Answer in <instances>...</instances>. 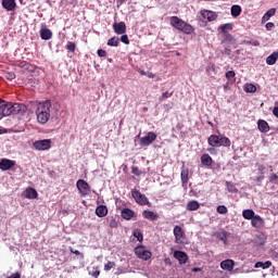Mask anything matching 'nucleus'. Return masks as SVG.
Wrapping results in <instances>:
<instances>
[{"mask_svg":"<svg viewBox=\"0 0 278 278\" xmlns=\"http://www.w3.org/2000/svg\"><path fill=\"white\" fill-rule=\"evenodd\" d=\"M142 216L147 220H152V222L157 220V218H160V215H157V213H155L153 211H149V210H144L142 212Z\"/></svg>","mask_w":278,"mask_h":278,"instance_id":"nucleus-16","label":"nucleus"},{"mask_svg":"<svg viewBox=\"0 0 278 278\" xmlns=\"http://www.w3.org/2000/svg\"><path fill=\"white\" fill-rule=\"evenodd\" d=\"M222 53H223L224 55H231V49L225 48V49L222 51Z\"/></svg>","mask_w":278,"mask_h":278,"instance_id":"nucleus-53","label":"nucleus"},{"mask_svg":"<svg viewBox=\"0 0 278 278\" xmlns=\"http://www.w3.org/2000/svg\"><path fill=\"white\" fill-rule=\"evenodd\" d=\"M26 199H37L38 198V191L34 188H28L25 191Z\"/></svg>","mask_w":278,"mask_h":278,"instance_id":"nucleus-28","label":"nucleus"},{"mask_svg":"<svg viewBox=\"0 0 278 278\" xmlns=\"http://www.w3.org/2000/svg\"><path fill=\"white\" fill-rule=\"evenodd\" d=\"M147 77L153 79L155 77V74H153V72H148Z\"/></svg>","mask_w":278,"mask_h":278,"instance_id":"nucleus-56","label":"nucleus"},{"mask_svg":"<svg viewBox=\"0 0 278 278\" xmlns=\"http://www.w3.org/2000/svg\"><path fill=\"white\" fill-rule=\"evenodd\" d=\"M201 164L202 166H212V164H214V160L212 159V156H210V154H202L201 156Z\"/></svg>","mask_w":278,"mask_h":278,"instance_id":"nucleus-22","label":"nucleus"},{"mask_svg":"<svg viewBox=\"0 0 278 278\" xmlns=\"http://www.w3.org/2000/svg\"><path fill=\"white\" fill-rule=\"evenodd\" d=\"M244 90H245V92H256L257 87H255V85H253V84H248V85H245Z\"/></svg>","mask_w":278,"mask_h":278,"instance_id":"nucleus-38","label":"nucleus"},{"mask_svg":"<svg viewBox=\"0 0 278 278\" xmlns=\"http://www.w3.org/2000/svg\"><path fill=\"white\" fill-rule=\"evenodd\" d=\"M270 266H273V263L270 261H266L265 263H263V269L270 268Z\"/></svg>","mask_w":278,"mask_h":278,"instance_id":"nucleus-51","label":"nucleus"},{"mask_svg":"<svg viewBox=\"0 0 278 278\" xmlns=\"http://www.w3.org/2000/svg\"><path fill=\"white\" fill-rule=\"evenodd\" d=\"M276 134H278V128L276 129Z\"/></svg>","mask_w":278,"mask_h":278,"instance_id":"nucleus-62","label":"nucleus"},{"mask_svg":"<svg viewBox=\"0 0 278 278\" xmlns=\"http://www.w3.org/2000/svg\"><path fill=\"white\" fill-rule=\"evenodd\" d=\"M76 188L83 197H88V194H90V185L84 179L77 180Z\"/></svg>","mask_w":278,"mask_h":278,"instance_id":"nucleus-8","label":"nucleus"},{"mask_svg":"<svg viewBox=\"0 0 278 278\" xmlns=\"http://www.w3.org/2000/svg\"><path fill=\"white\" fill-rule=\"evenodd\" d=\"M231 12V16H233V18H238V16H240L242 14V7L238 5V4H233L230 9Z\"/></svg>","mask_w":278,"mask_h":278,"instance_id":"nucleus-24","label":"nucleus"},{"mask_svg":"<svg viewBox=\"0 0 278 278\" xmlns=\"http://www.w3.org/2000/svg\"><path fill=\"white\" fill-rule=\"evenodd\" d=\"M65 49L71 53H75V50L77 49V45H75V42L73 41H68L67 45L65 46Z\"/></svg>","mask_w":278,"mask_h":278,"instance_id":"nucleus-33","label":"nucleus"},{"mask_svg":"<svg viewBox=\"0 0 278 278\" xmlns=\"http://www.w3.org/2000/svg\"><path fill=\"white\" fill-rule=\"evenodd\" d=\"M3 103H7L5 100L0 99V105H3Z\"/></svg>","mask_w":278,"mask_h":278,"instance_id":"nucleus-59","label":"nucleus"},{"mask_svg":"<svg viewBox=\"0 0 278 278\" xmlns=\"http://www.w3.org/2000/svg\"><path fill=\"white\" fill-rule=\"evenodd\" d=\"M201 207V204L197 200H191L187 203L186 210L188 212H197Z\"/></svg>","mask_w":278,"mask_h":278,"instance_id":"nucleus-20","label":"nucleus"},{"mask_svg":"<svg viewBox=\"0 0 278 278\" xmlns=\"http://www.w3.org/2000/svg\"><path fill=\"white\" fill-rule=\"evenodd\" d=\"M36 116L39 125L49 123V118H51V100H46L37 105Z\"/></svg>","mask_w":278,"mask_h":278,"instance_id":"nucleus-1","label":"nucleus"},{"mask_svg":"<svg viewBox=\"0 0 278 278\" xmlns=\"http://www.w3.org/2000/svg\"><path fill=\"white\" fill-rule=\"evenodd\" d=\"M226 186H227L228 191L238 192V188H236V185H233V182L226 181Z\"/></svg>","mask_w":278,"mask_h":278,"instance_id":"nucleus-41","label":"nucleus"},{"mask_svg":"<svg viewBox=\"0 0 278 278\" xmlns=\"http://www.w3.org/2000/svg\"><path fill=\"white\" fill-rule=\"evenodd\" d=\"M257 128L261 134H268L270 131V126L268 125V122L264 119L257 121Z\"/></svg>","mask_w":278,"mask_h":278,"instance_id":"nucleus-14","label":"nucleus"},{"mask_svg":"<svg viewBox=\"0 0 278 278\" xmlns=\"http://www.w3.org/2000/svg\"><path fill=\"white\" fill-rule=\"evenodd\" d=\"M98 55L99 58H106L108 56V52L103 49H99L98 50Z\"/></svg>","mask_w":278,"mask_h":278,"instance_id":"nucleus-47","label":"nucleus"},{"mask_svg":"<svg viewBox=\"0 0 278 278\" xmlns=\"http://www.w3.org/2000/svg\"><path fill=\"white\" fill-rule=\"evenodd\" d=\"M121 45V39L118 37H112L108 40L109 47H118Z\"/></svg>","mask_w":278,"mask_h":278,"instance_id":"nucleus-30","label":"nucleus"},{"mask_svg":"<svg viewBox=\"0 0 278 278\" xmlns=\"http://www.w3.org/2000/svg\"><path fill=\"white\" fill-rule=\"evenodd\" d=\"M134 211H131L130 208L122 210V218H124V220H131V218H134Z\"/></svg>","mask_w":278,"mask_h":278,"instance_id":"nucleus-26","label":"nucleus"},{"mask_svg":"<svg viewBox=\"0 0 278 278\" xmlns=\"http://www.w3.org/2000/svg\"><path fill=\"white\" fill-rule=\"evenodd\" d=\"M206 73L207 75L212 76V75H216V67L214 66V64H208L206 66Z\"/></svg>","mask_w":278,"mask_h":278,"instance_id":"nucleus-37","label":"nucleus"},{"mask_svg":"<svg viewBox=\"0 0 278 278\" xmlns=\"http://www.w3.org/2000/svg\"><path fill=\"white\" fill-rule=\"evenodd\" d=\"M21 112H25L24 104L11 102H4L0 105V121L4 118V116H12V114H21Z\"/></svg>","mask_w":278,"mask_h":278,"instance_id":"nucleus-2","label":"nucleus"},{"mask_svg":"<svg viewBox=\"0 0 278 278\" xmlns=\"http://www.w3.org/2000/svg\"><path fill=\"white\" fill-rule=\"evenodd\" d=\"M277 60L278 52H273L270 55L266 58V64H268V66H274V64H277Z\"/></svg>","mask_w":278,"mask_h":278,"instance_id":"nucleus-25","label":"nucleus"},{"mask_svg":"<svg viewBox=\"0 0 278 278\" xmlns=\"http://www.w3.org/2000/svg\"><path fill=\"white\" fill-rule=\"evenodd\" d=\"M119 40L124 45H129V37L127 35H123Z\"/></svg>","mask_w":278,"mask_h":278,"instance_id":"nucleus-45","label":"nucleus"},{"mask_svg":"<svg viewBox=\"0 0 278 278\" xmlns=\"http://www.w3.org/2000/svg\"><path fill=\"white\" fill-rule=\"evenodd\" d=\"M170 25H172V27H175L179 31H182V34L190 35L194 31V27H192V25L184 22V20H181L177 16L170 17Z\"/></svg>","mask_w":278,"mask_h":278,"instance_id":"nucleus-4","label":"nucleus"},{"mask_svg":"<svg viewBox=\"0 0 278 278\" xmlns=\"http://www.w3.org/2000/svg\"><path fill=\"white\" fill-rule=\"evenodd\" d=\"M2 8L7 10V12L16 10V0H2Z\"/></svg>","mask_w":278,"mask_h":278,"instance_id":"nucleus-15","label":"nucleus"},{"mask_svg":"<svg viewBox=\"0 0 278 278\" xmlns=\"http://www.w3.org/2000/svg\"><path fill=\"white\" fill-rule=\"evenodd\" d=\"M16 162L9 160V159H2L0 161V170H10V168H13L15 166Z\"/></svg>","mask_w":278,"mask_h":278,"instance_id":"nucleus-11","label":"nucleus"},{"mask_svg":"<svg viewBox=\"0 0 278 278\" xmlns=\"http://www.w3.org/2000/svg\"><path fill=\"white\" fill-rule=\"evenodd\" d=\"M201 16H202V18H207L210 22L216 21V18H217L216 13H214L213 11H208V10H202Z\"/></svg>","mask_w":278,"mask_h":278,"instance_id":"nucleus-19","label":"nucleus"},{"mask_svg":"<svg viewBox=\"0 0 278 278\" xmlns=\"http://www.w3.org/2000/svg\"><path fill=\"white\" fill-rule=\"evenodd\" d=\"M5 79H8L9 81H13V79H16V74H14V72H9L4 74Z\"/></svg>","mask_w":278,"mask_h":278,"instance_id":"nucleus-42","label":"nucleus"},{"mask_svg":"<svg viewBox=\"0 0 278 278\" xmlns=\"http://www.w3.org/2000/svg\"><path fill=\"white\" fill-rule=\"evenodd\" d=\"M233 266H236L233 260H226L220 263V268L223 270H228V273H231V270H233Z\"/></svg>","mask_w":278,"mask_h":278,"instance_id":"nucleus-17","label":"nucleus"},{"mask_svg":"<svg viewBox=\"0 0 278 278\" xmlns=\"http://www.w3.org/2000/svg\"><path fill=\"white\" fill-rule=\"evenodd\" d=\"M228 212H229V210L227 208V206H225V205L217 206L218 214H227Z\"/></svg>","mask_w":278,"mask_h":278,"instance_id":"nucleus-44","label":"nucleus"},{"mask_svg":"<svg viewBox=\"0 0 278 278\" xmlns=\"http://www.w3.org/2000/svg\"><path fill=\"white\" fill-rule=\"evenodd\" d=\"M269 184H275V186H278V175L271 174L269 177Z\"/></svg>","mask_w":278,"mask_h":278,"instance_id":"nucleus-43","label":"nucleus"},{"mask_svg":"<svg viewBox=\"0 0 278 278\" xmlns=\"http://www.w3.org/2000/svg\"><path fill=\"white\" fill-rule=\"evenodd\" d=\"M41 40H51L53 33L49 28L42 27L39 31Z\"/></svg>","mask_w":278,"mask_h":278,"instance_id":"nucleus-18","label":"nucleus"},{"mask_svg":"<svg viewBox=\"0 0 278 278\" xmlns=\"http://www.w3.org/2000/svg\"><path fill=\"white\" fill-rule=\"evenodd\" d=\"M96 215H97L99 218H104V216H108V206H105V205H99V206H97V208H96Z\"/></svg>","mask_w":278,"mask_h":278,"instance_id":"nucleus-23","label":"nucleus"},{"mask_svg":"<svg viewBox=\"0 0 278 278\" xmlns=\"http://www.w3.org/2000/svg\"><path fill=\"white\" fill-rule=\"evenodd\" d=\"M199 270H201V268H193V273H199Z\"/></svg>","mask_w":278,"mask_h":278,"instance_id":"nucleus-61","label":"nucleus"},{"mask_svg":"<svg viewBox=\"0 0 278 278\" xmlns=\"http://www.w3.org/2000/svg\"><path fill=\"white\" fill-rule=\"evenodd\" d=\"M132 236L137 238L138 242H142V240H144V236L140 232L139 229H135Z\"/></svg>","mask_w":278,"mask_h":278,"instance_id":"nucleus-34","label":"nucleus"},{"mask_svg":"<svg viewBox=\"0 0 278 278\" xmlns=\"http://www.w3.org/2000/svg\"><path fill=\"white\" fill-rule=\"evenodd\" d=\"M20 66H21L22 68H25V66H27V62H25V61L21 62V63H20Z\"/></svg>","mask_w":278,"mask_h":278,"instance_id":"nucleus-57","label":"nucleus"},{"mask_svg":"<svg viewBox=\"0 0 278 278\" xmlns=\"http://www.w3.org/2000/svg\"><path fill=\"white\" fill-rule=\"evenodd\" d=\"M254 268H264V262H256Z\"/></svg>","mask_w":278,"mask_h":278,"instance_id":"nucleus-54","label":"nucleus"},{"mask_svg":"<svg viewBox=\"0 0 278 278\" xmlns=\"http://www.w3.org/2000/svg\"><path fill=\"white\" fill-rule=\"evenodd\" d=\"M233 77H236V72H233V71H228V72L226 73V78H227V79H233Z\"/></svg>","mask_w":278,"mask_h":278,"instance_id":"nucleus-46","label":"nucleus"},{"mask_svg":"<svg viewBox=\"0 0 278 278\" xmlns=\"http://www.w3.org/2000/svg\"><path fill=\"white\" fill-rule=\"evenodd\" d=\"M257 170H258V175H261L257 180L262 181L264 179V172L266 170V166H264V164H257Z\"/></svg>","mask_w":278,"mask_h":278,"instance_id":"nucleus-31","label":"nucleus"},{"mask_svg":"<svg viewBox=\"0 0 278 278\" xmlns=\"http://www.w3.org/2000/svg\"><path fill=\"white\" fill-rule=\"evenodd\" d=\"M251 225L252 227H255L256 229H260L264 225V219L260 215H255L251 219Z\"/></svg>","mask_w":278,"mask_h":278,"instance_id":"nucleus-21","label":"nucleus"},{"mask_svg":"<svg viewBox=\"0 0 278 278\" xmlns=\"http://www.w3.org/2000/svg\"><path fill=\"white\" fill-rule=\"evenodd\" d=\"M277 10L269 9L262 17V23H267V21H270L271 16H275V13Z\"/></svg>","mask_w":278,"mask_h":278,"instance_id":"nucleus-27","label":"nucleus"},{"mask_svg":"<svg viewBox=\"0 0 278 278\" xmlns=\"http://www.w3.org/2000/svg\"><path fill=\"white\" fill-rule=\"evenodd\" d=\"M274 27H275V23H273V22H268V23L266 24V29H267V31H270Z\"/></svg>","mask_w":278,"mask_h":278,"instance_id":"nucleus-49","label":"nucleus"},{"mask_svg":"<svg viewBox=\"0 0 278 278\" xmlns=\"http://www.w3.org/2000/svg\"><path fill=\"white\" fill-rule=\"evenodd\" d=\"M140 74H141V75H144V76H147V75H148V73H147V72H144V71H141V72H140Z\"/></svg>","mask_w":278,"mask_h":278,"instance_id":"nucleus-60","label":"nucleus"},{"mask_svg":"<svg viewBox=\"0 0 278 278\" xmlns=\"http://www.w3.org/2000/svg\"><path fill=\"white\" fill-rule=\"evenodd\" d=\"M135 255H137L139 260H144V262H147L148 260H151L153 253H151V251L144 250V245H138L135 248Z\"/></svg>","mask_w":278,"mask_h":278,"instance_id":"nucleus-7","label":"nucleus"},{"mask_svg":"<svg viewBox=\"0 0 278 278\" xmlns=\"http://www.w3.org/2000/svg\"><path fill=\"white\" fill-rule=\"evenodd\" d=\"M207 142L211 147L207 149L208 153H212L218 147H226V148L231 147V140L223 135H220V136L211 135L207 138Z\"/></svg>","mask_w":278,"mask_h":278,"instance_id":"nucleus-3","label":"nucleus"},{"mask_svg":"<svg viewBox=\"0 0 278 278\" xmlns=\"http://www.w3.org/2000/svg\"><path fill=\"white\" fill-rule=\"evenodd\" d=\"M174 236L176 244H184L186 242V232L180 226L174 227Z\"/></svg>","mask_w":278,"mask_h":278,"instance_id":"nucleus-10","label":"nucleus"},{"mask_svg":"<svg viewBox=\"0 0 278 278\" xmlns=\"http://www.w3.org/2000/svg\"><path fill=\"white\" fill-rule=\"evenodd\" d=\"M90 275L94 278L99 277L101 275V271L99 269H96L90 273Z\"/></svg>","mask_w":278,"mask_h":278,"instance_id":"nucleus-52","label":"nucleus"},{"mask_svg":"<svg viewBox=\"0 0 278 278\" xmlns=\"http://www.w3.org/2000/svg\"><path fill=\"white\" fill-rule=\"evenodd\" d=\"M113 29L117 35H123L127 31V25H125V22L114 23Z\"/></svg>","mask_w":278,"mask_h":278,"instance_id":"nucleus-13","label":"nucleus"},{"mask_svg":"<svg viewBox=\"0 0 278 278\" xmlns=\"http://www.w3.org/2000/svg\"><path fill=\"white\" fill-rule=\"evenodd\" d=\"M71 253H74V255H81V257H84V254L79 252V250H71Z\"/></svg>","mask_w":278,"mask_h":278,"instance_id":"nucleus-55","label":"nucleus"},{"mask_svg":"<svg viewBox=\"0 0 278 278\" xmlns=\"http://www.w3.org/2000/svg\"><path fill=\"white\" fill-rule=\"evenodd\" d=\"M242 216L245 218V220H252L255 216V212L253 210H244L242 212Z\"/></svg>","mask_w":278,"mask_h":278,"instance_id":"nucleus-29","label":"nucleus"},{"mask_svg":"<svg viewBox=\"0 0 278 278\" xmlns=\"http://www.w3.org/2000/svg\"><path fill=\"white\" fill-rule=\"evenodd\" d=\"M35 151H49L51 149V139H41L33 142Z\"/></svg>","mask_w":278,"mask_h":278,"instance_id":"nucleus-6","label":"nucleus"},{"mask_svg":"<svg viewBox=\"0 0 278 278\" xmlns=\"http://www.w3.org/2000/svg\"><path fill=\"white\" fill-rule=\"evenodd\" d=\"M155 140H157V134L149 131L146 134V136L140 138L139 144L140 147H149L150 144H153Z\"/></svg>","mask_w":278,"mask_h":278,"instance_id":"nucleus-5","label":"nucleus"},{"mask_svg":"<svg viewBox=\"0 0 278 278\" xmlns=\"http://www.w3.org/2000/svg\"><path fill=\"white\" fill-rule=\"evenodd\" d=\"M219 29L222 34H227V31H231V29H233V24H224L219 26Z\"/></svg>","mask_w":278,"mask_h":278,"instance_id":"nucleus-32","label":"nucleus"},{"mask_svg":"<svg viewBox=\"0 0 278 278\" xmlns=\"http://www.w3.org/2000/svg\"><path fill=\"white\" fill-rule=\"evenodd\" d=\"M125 1H127V0H117V3H119V5H123V3H125Z\"/></svg>","mask_w":278,"mask_h":278,"instance_id":"nucleus-58","label":"nucleus"},{"mask_svg":"<svg viewBox=\"0 0 278 278\" xmlns=\"http://www.w3.org/2000/svg\"><path fill=\"white\" fill-rule=\"evenodd\" d=\"M132 198L139 205H149V198L142 194L138 189L131 190Z\"/></svg>","mask_w":278,"mask_h":278,"instance_id":"nucleus-9","label":"nucleus"},{"mask_svg":"<svg viewBox=\"0 0 278 278\" xmlns=\"http://www.w3.org/2000/svg\"><path fill=\"white\" fill-rule=\"evenodd\" d=\"M218 240H220L222 242H225L227 240V238H229V232L223 230L222 232H219L217 235Z\"/></svg>","mask_w":278,"mask_h":278,"instance_id":"nucleus-36","label":"nucleus"},{"mask_svg":"<svg viewBox=\"0 0 278 278\" xmlns=\"http://www.w3.org/2000/svg\"><path fill=\"white\" fill-rule=\"evenodd\" d=\"M188 175H189L188 169L181 170L180 177H181L182 184H188V180H189Z\"/></svg>","mask_w":278,"mask_h":278,"instance_id":"nucleus-35","label":"nucleus"},{"mask_svg":"<svg viewBox=\"0 0 278 278\" xmlns=\"http://www.w3.org/2000/svg\"><path fill=\"white\" fill-rule=\"evenodd\" d=\"M276 257H278V253L276 254Z\"/></svg>","mask_w":278,"mask_h":278,"instance_id":"nucleus-63","label":"nucleus"},{"mask_svg":"<svg viewBox=\"0 0 278 278\" xmlns=\"http://www.w3.org/2000/svg\"><path fill=\"white\" fill-rule=\"evenodd\" d=\"M174 257L179 262V264H186L188 262V254L184 251H174Z\"/></svg>","mask_w":278,"mask_h":278,"instance_id":"nucleus-12","label":"nucleus"},{"mask_svg":"<svg viewBox=\"0 0 278 278\" xmlns=\"http://www.w3.org/2000/svg\"><path fill=\"white\" fill-rule=\"evenodd\" d=\"M112 268H116V263L109 261L105 265H104V270L105 271H110Z\"/></svg>","mask_w":278,"mask_h":278,"instance_id":"nucleus-39","label":"nucleus"},{"mask_svg":"<svg viewBox=\"0 0 278 278\" xmlns=\"http://www.w3.org/2000/svg\"><path fill=\"white\" fill-rule=\"evenodd\" d=\"M132 174L137 175V177H140V175H142V172H139L138 167H132Z\"/></svg>","mask_w":278,"mask_h":278,"instance_id":"nucleus-50","label":"nucleus"},{"mask_svg":"<svg viewBox=\"0 0 278 278\" xmlns=\"http://www.w3.org/2000/svg\"><path fill=\"white\" fill-rule=\"evenodd\" d=\"M175 91H165L162 93L160 101H164V99H170Z\"/></svg>","mask_w":278,"mask_h":278,"instance_id":"nucleus-40","label":"nucleus"},{"mask_svg":"<svg viewBox=\"0 0 278 278\" xmlns=\"http://www.w3.org/2000/svg\"><path fill=\"white\" fill-rule=\"evenodd\" d=\"M109 225L112 229H116V227H118V222H116V219H111Z\"/></svg>","mask_w":278,"mask_h":278,"instance_id":"nucleus-48","label":"nucleus"}]
</instances>
